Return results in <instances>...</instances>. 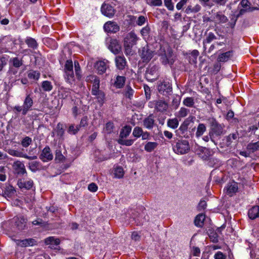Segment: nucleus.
Segmentation results:
<instances>
[{"instance_id":"f257e3e1","label":"nucleus","mask_w":259,"mask_h":259,"mask_svg":"<svg viewBox=\"0 0 259 259\" xmlns=\"http://www.w3.org/2000/svg\"><path fill=\"white\" fill-rule=\"evenodd\" d=\"M207 123L210 126L209 135L210 140L215 144L217 143L214 140V136H220L224 134V126L220 124L213 117H209L207 119Z\"/></svg>"},{"instance_id":"f03ea898","label":"nucleus","mask_w":259,"mask_h":259,"mask_svg":"<svg viewBox=\"0 0 259 259\" xmlns=\"http://www.w3.org/2000/svg\"><path fill=\"white\" fill-rule=\"evenodd\" d=\"M33 104V101L30 95H27L24 100L23 105L14 106L13 108V111L15 114L21 113L23 115H25L31 110Z\"/></svg>"},{"instance_id":"7ed1b4c3","label":"nucleus","mask_w":259,"mask_h":259,"mask_svg":"<svg viewBox=\"0 0 259 259\" xmlns=\"http://www.w3.org/2000/svg\"><path fill=\"white\" fill-rule=\"evenodd\" d=\"M172 145L173 150L177 154H184L190 150L189 142L186 140H176Z\"/></svg>"},{"instance_id":"20e7f679","label":"nucleus","mask_w":259,"mask_h":259,"mask_svg":"<svg viewBox=\"0 0 259 259\" xmlns=\"http://www.w3.org/2000/svg\"><path fill=\"white\" fill-rule=\"evenodd\" d=\"M148 106L150 108H154L156 111L161 113L166 112L169 108L168 102L162 99L149 102Z\"/></svg>"},{"instance_id":"39448f33","label":"nucleus","mask_w":259,"mask_h":259,"mask_svg":"<svg viewBox=\"0 0 259 259\" xmlns=\"http://www.w3.org/2000/svg\"><path fill=\"white\" fill-rule=\"evenodd\" d=\"M139 54L143 62L147 63L151 60L156 53L149 46L146 45L139 49Z\"/></svg>"},{"instance_id":"423d86ee","label":"nucleus","mask_w":259,"mask_h":259,"mask_svg":"<svg viewBox=\"0 0 259 259\" xmlns=\"http://www.w3.org/2000/svg\"><path fill=\"white\" fill-rule=\"evenodd\" d=\"M158 70V66L157 65L150 64L145 73L146 78L151 82L156 80L159 76Z\"/></svg>"},{"instance_id":"0eeeda50","label":"nucleus","mask_w":259,"mask_h":259,"mask_svg":"<svg viewBox=\"0 0 259 259\" xmlns=\"http://www.w3.org/2000/svg\"><path fill=\"white\" fill-rule=\"evenodd\" d=\"M157 89L159 93L164 96L170 94L172 91L171 84L168 81L160 82L157 86Z\"/></svg>"},{"instance_id":"6e6552de","label":"nucleus","mask_w":259,"mask_h":259,"mask_svg":"<svg viewBox=\"0 0 259 259\" xmlns=\"http://www.w3.org/2000/svg\"><path fill=\"white\" fill-rule=\"evenodd\" d=\"M175 56L170 50H168L161 55V62L164 65L168 64L171 66L175 62Z\"/></svg>"},{"instance_id":"1a4fd4ad","label":"nucleus","mask_w":259,"mask_h":259,"mask_svg":"<svg viewBox=\"0 0 259 259\" xmlns=\"http://www.w3.org/2000/svg\"><path fill=\"white\" fill-rule=\"evenodd\" d=\"M138 37L134 31H131L125 36L123 40V45L134 46L136 45Z\"/></svg>"},{"instance_id":"9d476101","label":"nucleus","mask_w":259,"mask_h":259,"mask_svg":"<svg viewBox=\"0 0 259 259\" xmlns=\"http://www.w3.org/2000/svg\"><path fill=\"white\" fill-rule=\"evenodd\" d=\"M53 155L49 146H46L39 156V158L43 162H47L53 159Z\"/></svg>"},{"instance_id":"9b49d317","label":"nucleus","mask_w":259,"mask_h":259,"mask_svg":"<svg viewBox=\"0 0 259 259\" xmlns=\"http://www.w3.org/2000/svg\"><path fill=\"white\" fill-rule=\"evenodd\" d=\"M91 93L92 95L95 96V99L97 100L98 103L100 105H103L105 101V94L104 92L98 89V90H92Z\"/></svg>"},{"instance_id":"f8f14e48","label":"nucleus","mask_w":259,"mask_h":259,"mask_svg":"<svg viewBox=\"0 0 259 259\" xmlns=\"http://www.w3.org/2000/svg\"><path fill=\"white\" fill-rule=\"evenodd\" d=\"M105 31L110 33H116L119 30V26L115 22L108 21L104 25Z\"/></svg>"},{"instance_id":"ddd939ff","label":"nucleus","mask_w":259,"mask_h":259,"mask_svg":"<svg viewBox=\"0 0 259 259\" xmlns=\"http://www.w3.org/2000/svg\"><path fill=\"white\" fill-rule=\"evenodd\" d=\"M101 12L105 16L111 17L115 14V10L113 7L107 4H104L101 7Z\"/></svg>"},{"instance_id":"4468645a","label":"nucleus","mask_w":259,"mask_h":259,"mask_svg":"<svg viewBox=\"0 0 259 259\" xmlns=\"http://www.w3.org/2000/svg\"><path fill=\"white\" fill-rule=\"evenodd\" d=\"M108 63L107 60L99 61L95 64V68L98 71V73L102 74L105 72L107 68H108Z\"/></svg>"},{"instance_id":"2eb2a0df","label":"nucleus","mask_w":259,"mask_h":259,"mask_svg":"<svg viewBox=\"0 0 259 259\" xmlns=\"http://www.w3.org/2000/svg\"><path fill=\"white\" fill-rule=\"evenodd\" d=\"M17 185L20 189L30 190L33 186V182L32 180H26L24 179H19Z\"/></svg>"},{"instance_id":"dca6fc26","label":"nucleus","mask_w":259,"mask_h":259,"mask_svg":"<svg viewBox=\"0 0 259 259\" xmlns=\"http://www.w3.org/2000/svg\"><path fill=\"white\" fill-rule=\"evenodd\" d=\"M108 48L115 54L119 53L121 50V46L116 39L110 40Z\"/></svg>"},{"instance_id":"f3484780","label":"nucleus","mask_w":259,"mask_h":259,"mask_svg":"<svg viewBox=\"0 0 259 259\" xmlns=\"http://www.w3.org/2000/svg\"><path fill=\"white\" fill-rule=\"evenodd\" d=\"M14 221L18 230H23L26 228L27 220L24 217H17L14 218Z\"/></svg>"},{"instance_id":"a211bd4d","label":"nucleus","mask_w":259,"mask_h":259,"mask_svg":"<svg viewBox=\"0 0 259 259\" xmlns=\"http://www.w3.org/2000/svg\"><path fill=\"white\" fill-rule=\"evenodd\" d=\"M13 166L18 175H23L26 173L24 164L20 161L17 160L14 162Z\"/></svg>"},{"instance_id":"6ab92c4d","label":"nucleus","mask_w":259,"mask_h":259,"mask_svg":"<svg viewBox=\"0 0 259 259\" xmlns=\"http://www.w3.org/2000/svg\"><path fill=\"white\" fill-rule=\"evenodd\" d=\"M115 63L117 68L119 70H123L126 65L125 57L123 56H118L115 58Z\"/></svg>"},{"instance_id":"aec40b11","label":"nucleus","mask_w":259,"mask_h":259,"mask_svg":"<svg viewBox=\"0 0 259 259\" xmlns=\"http://www.w3.org/2000/svg\"><path fill=\"white\" fill-rule=\"evenodd\" d=\"M45 242L47 245H49L51 248H56V246L60 244V241L59 239L55 238L54 237H49L45 239Z\"/></svg>"},{"instance_id":"412c9836","label":"nucleus","mask_w":259,"mask_h":259,"mask_svg":"<svg viewBox=\"0 0 259 259\" xmlns=\"http://www.w3.org/2000/svg\"><path fill=\"white\" fill-rule=\"evenodd\" d=\"M233 52L232 51L222 53L218 56L217 60L220 62H226L233 56Z\"/></svg>"},{"instance_id":"4be33fe9","label":"nucleus","mask_w":259,"mask_h":259,"mask_svg":"<svg viewBox=\"0 0 259 259\" xmlns=\"http://www.w3.org/2000/svg\"><path fill=\"white\" fill-rule=\"evenodd\" d=\"M239 138V134L237 132L235 133L230 134L228 136L225 138L226 140V145L227 146H231V144L235 141H237Z\"/></svg>"},{"instance_id":"5701e85b","label":"nucleus","mask_w":259,"mask_h":259,"mask_svg":"<svg viewBox=\"0 0 259 259\" xmlns=\"http://www.w3.org/2000/svg\"><path fill=\"white\" fill-rule=\"evenodd\" d=\"M87 81H91L93 83V87L92 90H98L100 88V79L95 75H90L87 77Z\"/></svg>"},{"instance_id":"b1692460","label":"nucleus","mask_w":259,"mask_h":259,"mask_svg":"<svg viewBox=\"0 0 259 259\" xmlns=\"http://www.w3.org/2000/svg\"><path fill=\"white\" fill-rule=\"evenodd\" d=\"M17 241V244L21 247L32 246L36 243L35 240L32 238L25 239L24 240H18Z\"/></svg>"},{"instance_id":"393cba45","label":"nucleus","mask_w":259,"mask_h":259,"mask_svg":"<svg viewBox=\"0 0 259 259\" xmlns=\"http://www.w3.org/2000/svg\"><path fill=\"white\" fill-rule=\"evenodd\" d=\"M248 215L250 219L254 220L259 217V206H254L250 208L248 212Z\"/></svg>"},{"instance_id":"a878e982","label":"nucleus","mask_w":259,"mask_h":259,"mask_svg":"<svg viewBox=\"0 0 259 259\" xmlns=\"http://www.w3.org/2000/svg\"><path fill=\"white\" fill-rule=\"evenodd\" d=\"M132 131V127L130 125L124 126L120 132L118 139H124L127 137Z\"/></svg>"},{"instance_id":"bb28decb","label":"nucleus","mask_w":259,"mask_h":259,"mask_svg":"<svg viewBox=\"0 0 259 259\" xmlns=\"http://www.w3.org/2000/svg\"><path fill=\"white\" fill-rule=\"evenodd\" d=\"M154 120L152 118V115L149 116L143 120V124L148 129H151L153 127Z\"/></svg>"},{"instance_id":"cd10ccee","label":"nucleus","mask_w":259,"mask_h":259,"mask_svg":"<svg viewBox=\"0 0 259 259\" xmlns=\"http://www.w3.org/2000/svg\"><path fill=\"white\" fill-rule=\"evenodd\" d=\"M125 77L122 76L118 75L116 77V80L114 83V85L118 89L122 88L124 85Z\"/></svg>"},{"instance_id":"c85d7f7f","label":"nucleus","mask_w":259,"mask_h":259,"mask_svg":"<svg viewBox=\"0 0 259 259\" xmlns=\"http://www.w3.org/2000/svg\"><path fill=\"white\" fill-rule=\"evenodd\" d=\"M59 96L63 99H66L70 96V91L69 89L61 87L59 90Z\"/></svg>"},{"instance_id":"c756f323","label":"nucleus","mask_w":259,"mask_h":259,"mask_svg":"<svg viewBox=\"0 0 259 259\" xmlns=\"http://www.w3.org/2000/svg\"><path fill=\"white\" fill-rule=\"evenodd\" d=\"M157 146L158 143L157 142H148L145 145L144 149L147 152H151L153 151Z\"/></svg>"},{"instance_id":"7c9ffc66","label":"nucleus","mask_w":259,"mask_h":259,"mask_svg":"<svg viewBox=\"0 0 259 259\" xmlns=\"http://www.w3.org/2000/svg\"><path fill=\"white\" fill-rule=\"evenodd\" d=\"M11 63H12V65L15 68H19L23 65V60L22 58H19L18 57H14L10 59Z\"/></svg>"},{"instance_id":"2f4dec72","label":"nucleus","mask_w":259,"mask_h":259,"mask_svg":"<svg viewBox=\"0 0 259 259\" xmlns=\"http://www.w3.org/2000/svg\"><path fill=\"white\" fill-rule=\"evenodd\" d=\"M226 189L227 194L232 196L233 194L236 193L238 190L237 184L236 183L229 184L228 185Z\"/></svg>"},{"instance_id":"473e14b6","label":"nucleus","mask_w":259,"mask_h":259,"mask_svg":"<svg viewBox=\"0 0 259 259\" xmlns=\"http://www.w3.org/2000/svg\"><path fill=\"white\" fill-rule=\"evenodd\" d=\"M27 76L29 79L37 80L40 77V73L37 71L31 70L27 71Z\"/></svg>"},{"instance_id":"72a5a7b5","label":"nucleus","mask_w":259,"mask_h":259,"mask_svg":"<svg viewBox=\"0 0 259 259\" xmlns=\"http://www.w3.org/2000/svg\"><path fill=\"white\" fill-rule=\"evenodd\" d=\"M205 220V215L202 214H199L196 216L194 220L195 225L197 227H202Z\"/></svg>"},{"instance_id":"f704fd0d","label":"nucleus","mask_w":259,"mask_h":259,"mask_svg":"<svg viewBox=\"0 0 259 259\" xmlns=\"http://www.w3.org/2000/svg\"><path fill=\"white\" fill-rule=\"evenodd\" d=\"M25 42L28 47L33 49H36L37 48L38 44L36 41L33 38H27V39L25 40Z\"/></svg>"},{"instance_id":"c9c22d12","label":"nucleus","mask_w":259,"mask_h":259,"mask_svg":"<svg viewBox=\"0 0 259 259\" xmlns=\"http://www.w3.org/2000/svg\"><path fill=\"white\" fill-rule=\"evenodd\" d=\"M206 130V126L203 123H199L197 128L196 136L199 137L201 136Z\"/></svg>"},{"instance_id":"e433bc0d","label":"nucleus","mask_w":259,"mask_h":259,"mask_svg":"<svg viewBox=\"0 0 259 259\" xmlns=\"http://www.w3.org/2000/svg\"><path fill=\"white\" fill-rule=\"evenodd\" d=\"M179 123L178 119L177 118L169 119L167 122V126L173 129L177 128L178 127Z\"/></svg>"},{"instance_id":"4c0bfd02","label":"nucleus","mask_w":259,"mask_h":259,"mask_svg":"<svg viewBox=\"0 0 259 259\" xmlns=\"http://www.w3.org/2000/svg\"><path fill=\"white\" fill-rule=\"evenodd\" d=\"M41 88L45 92H50L53 89V85L50 81L45 80L41 83Z\"/></svg>"},{"instance_id":"58836bf2","label":"nucleus","mask_w":259,"mask_h":259,"mask_svg":"<svg viewBox=\"0 0 259 259\" xmlns=\"http://www.w3.org/2000/svg\"><path fill=\"white\" fill-rule=\"evenodd\" d=\"M117 142L119 144L121 145H124L126 146H130L133 144L134 142V140L132 139H118L117 140Z\"/></svg>"},{"instance_id":"ea45409f","label":"nucleus","mask_w":259,"mask_h":259,"mask_svg":"<svg viewBox=\"0 0 259 259\" xmlns=\"http://www.w3.org/2000/svg\"><path fill=\"white\" fill-rule=\"evenodd\" d=\"M16 192V190L14 188L11 186L9 185L6 187V190L5 191V193L3 194V195H7V196H11L14 195Z\"/></svg>"},{"instance_id":"a19ab883","label":"nucleus","mask_w":259,"mask_h":259,"mask_svg":"<svg viewBox=\"0 0 259 259\" xmlns=\"http://www.w3.org/2000/svg\"><path fill=\"white\" fill-rule=\"evenodd\" d=\"M65 73V79L69 83H71L74 79L73 70H69Z\"/></svg>"},{"instance_id":"79ce46f5","label":"nucleus","mask_w":259,"mask_h":259,"mask_svg":"<svg viewBox=\"0 0 259 259\" xmlns=\"http://www.w3.org/2000/svg\"><path fill=\"white\" fill-rule=\"evenodd\" d=\"M199 54V52L196 50H194L192 51L191 53V55L192 57V58L191 59L190 58L189 62L191 64H196L197 63V58Z\"/></svg>"},{"instance_id":"37998d69","label":"nucleus","mask_w":259,"mask_h":259,"mask_svg":"<svg viewBox=\"0 0 259 259\" xmlns=\"http://www.w3.org/2000/svg\"><path fill=\"white\" fill-rule=\"evenodd\" d=\"M215 39H216L215 35L212 32H209L208 34V35L207 36L206 39L203 40V44L204 48L205 49H206L205 46V43L209 44Z\"/></svg>"},{"instance_id":"c03bdc74","label":"nucleus","mask_w":259,"mask_h":259,"mask_svg":"<svg viewBox=\"0 0 259 259\" xmlns=\"http://www.w3.org/2000/svg\"><path fill=\"white\" fill-rule=\"evenodd\" d=\"M258 148L259 143L258 142L253 143H249L247 146V149L251 152L257 151Z\"/></svg>"},{"instance_id":"a18cd8bd","label":"nucleus","mask_w":259,"mask_h":259,"mask_svg":"<svg viewBox=\"0 0 259 259\" xmlns=\"http://www.w3.org/2000/svg\"><path fill=\"white\" fill-rule=\"evenodd\" d=\"M215 18L219 21V23H225L228 20V18L224 15L221 14L220 12L217 13Z\"/></svg>"},{"instance_id":"49530a36","label":"nucleus","mask_w":259,"mask_h":259,"mask_svg":"<svg viewBox=\"0 0 259 259\" xmlns=\"http://www.w3.org/2000/svg\"><path fill=\"white\" fill-rule=\"evenodd\" d=\"M56 132L57 136L60 138H62L63 137L64 134V130L63 128V125L61 123H58L56 127Z\"/></svg>"},{"instance_id":"de8ad7c7","label":"nucleus","mask_w":259,"mask_h":259,"mask_svg":"<svg viewBox=\"0 0 259 259\" xmlns=\"http://www.w3.org/2000/svg\"><path fill=\"white\" fill-rule=\"evenodd\" d=\"M183 103L186 106L192 107L194 104V99L192 97H187L183 100Z\"/></svg>"},{"instance_id":"09e8293b","label":"nucleus","mask_w":259,"mask_h":259,"mask_svg":"<svg viewBox=\"0 0 259 259\" xmlns=\"http://www.w3.org/2000/svg\"><path fill=\"white\" fill-rule=\"evenodd\" d=\"M115 177L117 178H121L123 176L124 171L122 167L118 166L114 169Z\"/></svg>"},{"instance_id":"8fccbe9b","label":"nucleus","mask_w":259,"mask_h":259,"mask_svg":"<svg viewBox=\"0 0 259 259\" xmlns=\"http://www.w3.org/2000/svg\"><path fill=\"white\" fill-rule=\"evenodd\" d=\"M7 152L10 155L18 157H22L23 154L22 152H20L12 149H8Z\"/></svg>"},{"instance_id":"3c124183","label":"nucleus","mask_w":259,"mask_h":259,"mask_svg":"<svg viewBox=\"0 0 259 259\" xmlns=\"http://www.w3.org/2000/svg\"><path fill=\"white\" fill-rule=\"evenodd\" d=\"M181 99L179 97H174L172 100L171 106L174 109H176L178 108L180 103Z\"/></svg>"},{"instance_id":"603ef678","label":"nucleus","mask_w":259,"mask_h":259,"mask_svg":"<svg viewBox=\"0 0 259 259\" xmlns=\"http://www.w3.org/2000/svg\"><path fill=\"white\" fill-rule=\"evenodd\" d=\"M143 132L142 128L136 126L134 128L133 135L137 138H139L141 137V135H142Z\"/></svg>"},{"instance_id":"864d4df0","label":"nucleus","mask_w":259,"mask_h":259,"mask_svg":"<svg viewBox=\"0 0 259 259\" xmlns=\"http://www.w3.org/2000/svg\"><path fill=\"white\" fill-rule=\"evenodd\" d=\"M65 159V157L62 154L60 149H57L55 152V160L59 162L63 161Z\"/></svg>"},{"instance_id":"5fc2aeb1","label":"nucleus","mask_w":259,"mask_h":259,"mask_svg":"<svg viewBox=\"0 0 259 259\" xmlns=\"http://www.w3.org/2000/svg\"><path fill=\"white\" fill-rule=\"evenodd\" d=\"M255 10H258V9L257 7H249L248 8V9L243 8L240 10L239 14H238L237 17L238 18L239 16H240L242 15H243L245 13H246L247 12H252L253 11H254Z\"/></svg>"},{"instance_id":"6e6d98bb","label":"nucleus","mask_w":259,"mask_h":259,"mask_svg":"<svg viewBox=\"0 0 259 259\" xmlns=\"http://www.w3.org/2000/svg\"><path fill=\"white\" fill-rule=\"evenodd\" d=\"M188 124L189 121L188 120L184 121L183 123L181 124L179 130L181 132L182 134H184L187 131Z\"/></svg>"},{"instance_id":"4d7b16f0","label":"nucleus","mask_w":259,"mask_h":259,"mask_svg":"<svg viewBox=\"0 0 259 259\" xmlns=\"http://www.w3.org/2000/svg\"><path fill=\"white\" fill-rule=\"evenodd\" d=\"M189 112V110L184 108V107H181L178 112V116L180 117H186L188 113Z\"/></svg>"},{"instance_id":"13d9d810","label":"nucleus","mask_w":259,"mask_h":259,"mask_svg":"<svg viewBox=\"0 0 259 259\" xmlns=\"http://www.w3.org/2000/svg\"><path fill=\"white\" fill-rule=\"evenodd\" d=\"M29 167L30 169L33 171L35 172L37 170L39 166V162L37 161H32L28 163Z\"/></svg>"},{"instance_id":"bf43d9fd","label":"nucleus","mask_w":259,"mask_h":259,"mask_svg":"<svg viewBox=\"0 0 259 259\" xmlns=\"http://www.w3.org/2000/svg\"><path fill=\"white\" fill-rule=\"evenodd\" d=\"M134 91L130 86L127 85L125 88V96L126 97L131 99L134 94Z\"/></svg>"},{"instance_id":"052dcab7","label":"nucleus","mask_w":259,"mask_h":259,"mask_svg":"<svg viewBox=\"0 0 259 259\" xmlns=\"http://www.w3.org/2000/svg\"><path fill=\"white\" fill-rule=\"evenodd\" d=\"M7 57L4 56L0 57V72L3 70L4 67L7 65Z\"/></svg>"},{"instance_id":"680f3d73","label":"nucleus","mask_w":259,"mask_h":259,"mask_svg":"<svg viewBox=\"0 0 259 259\" xmlns=\"http://www.w3.org/2000/svg\"><path fill=\"white\" fill-rule=\"evenodd\" d=\"M32 142V140L29 137H25L21 142V144L23 147L26 148L29 146Z\"/></svg>"},{"instance_id":"e2e57ef3","label":"nucleus","mask_w":259,"mask_h":259,"mask_svg":"<svg viewBox=\"0 0 259 259\" xmlns=\"http://www.w3.org/2000/svg\"><path fill=\"white\" fill-rule=\"evenodd\" d=\"M69 70H73V63L71 60H67L65 65V72L68 71Z\"/></svg>"},{"instance_id":"0e129e2a","label":"nucleus","mask_w":259,"mask_h":259,"mask_svg":"<svg viewBox=\"0 0 259 259\" xmlns=\"http://www.w3.org/2000/svg\"><path fill=\"white\" fill-rule=\"evenodd\" d=\"M146 21H147L146 17L144 16H140L136 21V23L139 26H142L144 25Z\"/></svg>"},{"instance_id":"69168bd1","label":"nucleus","mask_w":259,"mask_h":259,"mask_svg":"<svg viewBox=\"0 0 259 259\" xmlns=\"http://www.w3.org/2000/svg\"><path fill=\"white\" fill-rule=\"evenodd\" d=\"M114 128V125L112 122H108L106 124L105 130L108 133H110L112 132Z\"/></svg>"},{"instance_id":"338daca9","label":"nucleus","mask_w":259,"mask_h":259,"mask_svg":"<svg viewBox=\"0 0 259 259\" xmlns=\"http://www.w3.org/2000/svg\"><path fill=\"white\" fill-rule=\"evenodd\" d=\"M150 31V28L148 25L146 26L145 27H143L141 30V34L142 36H147L149 32Z\"/></svg>"},{"instance_id":"774afa93","label":"nucleus","mask_w":259,"mask_h":259,"mask_svg":"<svg viewBox=\"0 0 259 259\" xmlns=\"http://www.w3.org/2000/svg\"><path fill=\"white\" fill-rule=\"evenodd\" d=\"M215 259H226V256L221 251H218L214 255Z\"/></svg>"}]
</instances>
